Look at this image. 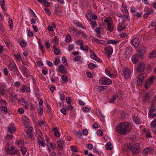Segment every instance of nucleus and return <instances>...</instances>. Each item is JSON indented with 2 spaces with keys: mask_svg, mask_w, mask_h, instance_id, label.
Segmentation results:
<instances>
[{
  "mask_svg": "<svg viewBox=\"0 0 156 156\" xmlns=\"http://www.w3.org/2000/svg\"><path fill=\"white\" fill-rule=\"evenodd\" d=\"M62 78L64 81L67 82L68 81L67 77L66 75H62Z\"/></svg>",
  "mask_w": 156,
  "mask_h": 156,
  "instance_id": "41",
  "label": "nucleus"
},
{
  "mask_svg": "<svg viewBox=\"0 0 156 156\" xmlns=\"http://www.w3.org/2000/svg\"><path fill=\"white\" fill-rule=\"evenodd\" d=\"M66 101L67 103L69 104H70L72 102L71 100L69 97L66 98Z\"/></svg>",
  "mask_w": 156,
  "mask_h": 156,
  "instance_id": "60",
  "label": "nucleus"
},
{
  "mask_svg": "<svg viewBox=\"0 0 156 156\" xmlns=\"http://www.w3.org/2000/svg\"><path fill=\"white\" fill-rule=\"evenodd\" d=\"M145 69V65L143 63H140L137 66L136 68V72L140 73L143 72Z\"/></svg>",
  "mask_w": 156,
  "mask_h": 156,
  "instance_id": "8",
  "label": "nucleus"
},
{
  "mask_svg": "<svg viewBox=\"0 0 156 156\" xmlns=\"http://www.w3.org/2000/svg\"><path fill=\"white\" fill-rule=\"evenodd\" d=\"M9 69L10 71L13 72L14 74H16L17 76L19 75V72L16 64L14 63L13 65H11Z\"/></svg>",
  "mask_w": 156,
  "mask_h": 156,
  "instance_id": "6",
  "label": "nucleus"
},
{
  "mask_svg": "<svg viewBox=\"0 0 156 156\" xmlns=\"http://www.w3.org/2000/svg\"><path fill=\"white\" fill-rule=\"evenodd\" d=\"M44 10L47 15H51V11L49 9H48L47 8H45L44 9Z\"/></svg>",
  "mask_w": 156,
  "mask_h": 156,
  "instance_id": "45",
  "label": "nucleus"
},
{
  "mask_svg": "<svg viewBox=\"0 0 156 156\" xmlns=\"http://www.w3.org/2000/svg\"><path fill=\"white\" fill-rule=\"evenodd\" d=\"M148 57L150 58H154L156 57V50L151 52L149 55Z\"/></svg>",
  "mask_w": 156,
  "mask_h": 156,
  "instance_id": "18",
  "label": "nucleus"
},
{
  "mask_svg": "<svg viewBox=\"0 0 156 156\" xmlns=\"http://www.w3.org/2000/svg\"><path fill=\"white\" fill-rule=\"evenodd\" d=\"M5 150L7 153L11 155H18L19 154V151L14 146H12L10 148L5 147Z\"/></svg>",
  "mask_w": 156,
  "mask_h": 156,
  "instance_id": "2",
  "label": "nucleus"
},
{
  "mask_svg": "<svg viewBox=\"0 0 156 156\" xmlns=\"http://www.w3.org/2000/svg\"><path fill=\"white\" fill-rule=\"evenodd\" d=\"M51 80L52 82H55V81L57 80V79H58V78H54L53 76H50Z\"/></svg>",
  "mask_w": 156,
  "mask_h": 156,
  "instance_id": "47",
  "label": "nucleus"
},
{
  "mask_svg": "<svg viewBox=\"0 0 156 156\" xmlns=\"http://www.w3.org/2000/svg\"><path fill=\"white\" fill-rule=\"evenodd\" d=\"M71 148L72 151L75 152H77V148L76 146H72Z\"/></svg>",
  "mask_w": 156,
  "mask_h": 156,
  "instance_id": "40",
  "label": "nucleus"
},
{
  "mask_svg": "<svg viewBox=\"0 0 156 156\" xmlns=\"http://www.w3.org/2000/svg\"><path fill=\"white\" fill-rule=\"evenodd\" d=\"M133 119V121L136 124H139L141 122L140 119L137 117H134Z\"/></svg>",
  "mask_w": 156,
  "mask_h": 156,
  "instance_id": "24",
  "label": "nucleus"
},
{
  "mask_svg": "<svg viewBox=\"0 0 156 156\" xmlns=\"http://www.w3.org/2000/svg\"><path fill=\"white\" fill-rule=\"evenodd\" d=\"M97 134L99 136H102L103 133L102 131L100 130H98L97 131Z\"/></svg>",
  "mask_w": 156,
  "mask_h": 156,
  "instance_id": "63",
  "label": "nucleus"
},
{
  "mask_svg": "<svg viewBox=\"0 0 156 156\" xmlns=\"http://www.w3.org/2000/svg\"><path fill=\"white\" fill-rule=\"evenodd\" d=\"M20 45L21 47H24L26 46L27 43L24 40H22L20 42Z\"/></svg>",
  "mask_w": 156,
  "mask_h": 156,
  "instance_id": "32",
  "label": "nucleus"
},
{
  "mask_svg": "<svg viewBox=\"0 0 156 156\" xmlns=\"http://www.w3.org/2000/svg\"><path fill=\"white\" fill-rule=\"evenodd\" d=\"M58 41V38L56 36H55L54 37L53 39L52 40V42L54 43H55Z\"/></svg>",
  "mask_w": 156,
  "mask_h": 156,
  "instance_id": "38",
  "label": "nucleus"
},
{
  "mask_svg": "<svg viewBox=\"0 0 156 156\" xmlns=\"http://www.w3.org/2000/svg\"><path fill=\"white\" fill-rule=\"evenodd\" d=\"M5 5V1L3 0L2 2L1 3V6L2 9L3 10H5V9L4 7V6Z\"/></svg>",
  "mask_w": 156,
  "mask_h": 156,
  "instance_id": "50",
  "label": "nucleus"
},
{
  "mask_svg": "<svg viewBox=\"0 0 156 156\" xmlns=\"http://www.w3.org/2000/svg\"><path fill=\"white\" fill-rule=\"evenodd\" d=\"M58 69L60 72L62 73H67V69L63 64L59 66Z\"/></svg>",
  "mask_w": 156,
  "mask_h": 156,
  "instance_id": "12",
  "label": "nucleus"
},
{
  "mask_svg": "<svg viewBox=\"0 0 156 156\" xmlns=\"http://www.w3.org/2000/svg\"><path fill=\"white\" fill-rule=\"evenodd\" d=\"M71 37L69 35H67L66 36V41L67 42H69L71 41Z\"/></svg>",
  "mask_w": 156,
  "mask_h": 156,
  "instance_id": "34",
  "label": "nucleus"
},
{
  "mask_svg": "<svg viewBox=\"0 0 156 156\" xmlns=\"http://www.w3.org/2000/svg\"><path fill=\"white\" fill-rule=\"evenodd\" d=\"M118 94H119L117 93L116 94L113 95L112 98V99L110 100V102L111 103H114L115 101L119 98Z\"/></svg>",
  "mask_w": 156,
  "mask_h": 156,
  "instance_id": "17",
  "label": "nucleus"
},
{
  "mask_svg": "<svg viewBox=\"0 0 156 156\" xmlns=\"http://www.w3.org/2000/svg\"><path fill=\"white\" fill-rule=\"evenodd\" d=\"M90 55L91 58L93 59H94L95 58L97 57L94 52L91 49H90Z\"/></svg>",
  "mask_w": 156,
  "mask_h": 156,
  "instance_id": "19",
  "label": "nucleus"
},
{
  "mask_svg": "<svg viewBox=\"0 0 156 156\" xmlns=\"http://www.w3.org/2000/svg\"><path fill=\"white\" fill-rule=\"evenodd\" d=\"M150 151V150L148 148H146L143 151V153L145 155H147L148 153Z\"/></svg>",
  "mask_w": 156,
  "mask_h": 156,
  "instance_id": "29",
  "label": "nucleus"
},
{
  "mask_svg": "<svg viewBox=\"0 0 156 156\" xmlns=\"http://www.w3.org/2000/svg\"><path fill=\"white\" fill-rule=\"evenodd\" d=\"M149 115L151 118L156 116V110L155 107H152L150 109Z\"/></svg>",
  "mask_w": 156,
  "mask_h": 156,
  "instance_id": "9",
  "label": "nucleus"
},
{
  "mask_svg": "<svg viewBox=\"0 0 156 156\" xmlns=\"http://www.w3.org/2000/svg\"><path fill=\"white\" fill-rule=\"evenodd\" d=\"M91 18L93 20H95L97 19V16L96 15L91 14L90 15Z\"/></svg>",
  "mask_w": 156,
  "mask_h": 156,
  "instance_id": "46",
  "label": "nucleus"
},
{
  "mask_svg": "<svg viewBox=\"0 0 156 156\" xmlns=\"http://www.w3.org/2000/svg\"><path fill=\"white\" fill-rule=\"evenodd\" d=\"M20 150L23 155L25 154L27 151L26 148L24 147L21 148Z\"/></svg>",
  "mask_w": 156,
  "mask_h": 156,
  "instance_id": "37",
  "label": "nucleus"
},
{
  "mask_svg": "<svg viewBox=\"0 0 156 156\" xmlns=\"http://www.w3.org/2000/svg\"><path fill=\"white\" fill-rule=\"evenodd\" d=\"M155 77L151 76L149 79L147 80L146 81V83L144 85V87L146 89H148L149 87L154 83V80Z\"/></svg>",
  "mask_w": 156,
  "mask_h": 156,
  "instance_id": "7",
  "label": "nucleus"
},
{
  "mask_svg": "<svg viewBox=\"0 0 156 156\" xmlns=\"http://www.w3.org/2000/svg\"><path fill=\"white\" fill-rule=\"evenodd\" d=\"M82 133L80 132H77L76 133V134L79 137V138H82Z\"/></svg>",
  "mask_w": 156,
  "mask_h": 156,
  "instance_id": "61",
  "label": "nucleus"
},
{
  "mask_svg": "<svg viewBox=\"0 0 156 156\" xmlns=\"http://www.w3.org/2000/svg\"><path fill=\"white\" fill-rule=\"evenodd\" d=\"M60 99L62 101L65 99V96L63 94H60Z\"/></svg>",
  "mask_w": 156,
  "mask_h": 156,
  "instance_id": "54",
  "label": "nucleus"
},
{
  "mask_svg": "<svg viewBox=\"0 0 156 156\" xmlns=\"http://www.w3.org/2000/svg\"><path fill=\"white\" fill-rule=\"evenodd\" d=\"M81 58V56L80 55H78L77 56H76L74 58V60L75 61H77L79 59H80Z\"/></svg>",
  "mask_w": 156,
  "mask_h": 156,
  "instance_id": "64",
  "label": "nucleus"
},
{
  "mask_svg": "<svg viewBox=\"0 0 156 156\" xmlns=\"http://www.w3.org/2000/svg\"><path fill=\"white\" fill-rule=\"evenodd\" d=\"M105 73L108 76L110 77H112L113 76V75L112 74L110 73V71H108L107 69H106L105 70Z\"/></svg>",
  "mask_w": 156,
  "mask_h": 156,
  "instance_id": "35",
  "label": "nucleus"
},
{
  "mask_svg": "<svg viewBox=\"0 0 156 156\" xmlns=\"http://www.w3.org/2000/svg\"><path fill=\"white\" fill-rule=\"evenodd\" d=\"M133 154L138 153L139 152L140 144L139 143H136L131 145L129 148Z\"/></svg>",
  "mask_w": 156,
  "mask_h": 156,
  "instance_id": "3",
  "label": "nucleus"
},
{
  "mask_svg": "<svg viewBox=\"0 0 156 156\" xmlns=\"http://www.w3.org/2000/svg\"><path fill=\"white\" fill-rule=\"evenodd\" d=\"M82 134L83 135H86L88 133V132L87 129H84L82 131Z\"/></svg>",
  "mask_w": 156,
  "mask_h": 156,
  "instance_id": "48",
  "label": "nucleus"
},
{
  "mask_svg": "<svg viewBox=\"0 0 156 156\" xmlns=\"http://www.w3.org/2000/svg\"><path fill=\"white\" fill-rule=\"evenodd\" d=\"M9 26L11 27H12L13 25V21L10 18H9Z\"/></svg>",
  "mask_w": 156,
  "mask_h": 156,
  "instance_id": "43",
  "label": "nucleus"
},
{
  "mask_svg": "<svg viewBox=\"0 0 156 156\" xmlns=\"http://www.w3.org/2000/svg\"><path fill=\"white\" fill-rule=\"evenodd\" d=\"M1 108L2 109L1 111L2 113L5 114L7 113V108L6 107L2 106L1 107Z\"/></svg>",
  "mask_w": 156,
  "mask_h": 156,
  "instance_id": "27",
  "label": "nucleus"
},
{
  "mask_svg": "<svg viewBox=\"0 0 156 156\" xmlns=\"http://www.w3.org/2000/svg\"><path fill=\"white\" fill-rule=\"evenodd\" d=\"M151 126L152 127H156V119L154 120L151 122Z\"/></svg>",
  "mask_w": 156,
  "mask_h": 156,
  "instance_id": "36",
  "label": "nucleus"
},
{
  "mask_svg": "<svg viewBox=\"0 0 156 156\" xmlns=\"http://www.w3.org/2000/svg\"><path fill=\"white\" fill-rule=\"evenodd\" d=\"M126 28V27H123L121 25H118V31H120L124 30Z\"/></svg>",
  "mask_w": 156,
  "mask_h": 156,
  "instance_id": "31",
  "label": "nucleus"
},
{
  "mask_svg": "<svg viewBox=\"0 0 156 156\" xmlns=\"http://www.w3.org/2000/svg\"><path fill=\"white\" fill-rule=\"evenodd\" d=\"M105 51L108 56H110L112 55L113 51V48L111 47H108L107 48Z\"/></svg>",
  "mask_w": 156,
  "mask_h": 156,
  "instance_id": "16",
  "label": "nucleus"
},
{
  "mask_svg": "<svg viewBox=\"0 0 156 156\" xmlns=\"http://www.w3.org/2000/svg\"><path fill=\"white\" fill-rule=\"evenodd\" d=\"M139 56H140L138 54H136L132 56V59L133 63L136 64L138 62Z\"/></svg>",
  "mask_w": 156,
  "mask_h": 156,
  "instance_id": "13",
  "label": "nucleus"
},
{
  "mask_svg": "<svg viewBox=\"0 0 156 156\" xmlns=\"http://www.w3.org/2000/svg\"><path fill=\"white\" fill-rule=\"evenodd\" d=\"M99 82L100 83L106 85H110L112 83V81L110 79L105 77L101 78Z\"/></svg>",
  "mask_w": 156,
  "mask_h": 156,
  "instance_id": "4",
  "label": "nucleus"
},
{
  "mask_svg": "<svg viewBox=\"0 0 156 156\" xmlns=\"http://www.w3.org/2000/svg\"><path fill=\"white\" fill-rule=\"evenodd\" d=\"M54 52L56 55L60 53L59 50L57 48H55L54 49Z\"/></svg>",
  "mask_w": 156,
  "mask_h": 156,
  "instance_id": "56",
  "label": "nucleus"
},
{
  "mask_svg": "<svg viewBox=\"0 0 156 156\" xmlns=\"http://www.w3.org/2000/svg\"><path fill=\"white\" fill-rule=\"evenodd\" d=\"M18 111L20 114H22L24 112V110L23 109L21 108H19L18 109Z\"/></svg>",
  "mask_w": 156,
  "mask_h": 156,
  "instance_id": "55",
  "label": "nucleus"
},
{
  "mask_svg": "<svg viewBox=\"0 0 156 156\" xmlns=\"http://www.w3.org/2000/svg\"><path fill=\"white\" fill-rule=\"evenodd\" d=\"M131 129V125L128 122H121L115 128L117 133L122 135L129 133Z\"/></svg>",
  "mask_w": 156,
  "mask_h": 156,
  "instance_id": "1",
  "label": "nucleus"
},
{
  "mask_svg": "<svg viewBox=\"0 0 156 156\" xmlns=\"http://www.w3.org/2000/svg\"><path fill=\"white\" fill-rule=\"evenodd\" d=\"M107 28L108 30L110 31H113L114 28V26L113 23H108L107 24Z\"/></svg>",
  "mask_w": 156,
  "mask_h": 156,
  "instance_id": "20",
  "label": "nucleus"
},
{
  "mask_svg": "<svg viewBox=\"0 0 156 156\" xmlns=\"http://www.w3.org/2000/svg\"><path fill=\"white\" fill-rule=\"evenodd\" d=\"M147 48L146 46H142L138 51L139 54H138L140 57L141 59H143L144 58L143 55L146 53Z\"/></svg>",
  "mask_w": 156,
  "mask_h": 156,
  "instance_id": "5",
  "label": "nucleus"
},
{
  "mask_svg": "<svg viewBox=\"0 0 156 156\" xmlns=\"http://www.w3.org/2000/svg\"><path fill=\"white\" fill-rule=\"evenodd\" d=\"M107 88V86H99L98 89V90L100 92L104 90H105Z\"/></svg>",
  "mask_w": 156,
  "mask_h": 156,
  "instance_id": "23",
  "label": "nucleus"
},
{
  "mask_svg": "<svg viewBox=\"0 0 156 156\" xmlns=\"http://www.w3.org/2000/svg\"><path fill=\"white\" fill-rule=\"evenodd\" d=\"M61 112L63 113V115H66V110L64 108H62L61 110Z\"/></svg>",
  "mask_w": 156,
  "mask_h": 156,
  "instance_id": "58",
  "label": "nucleus"
},
{
  "mask_svg": "<svg viewBox=\"0 0 156 156\" xmlns=\"http://www.w3.org/2000/svg\"><path fill=\"white\" fill-rule=\"evenodd\" d=\"M57 143L58 144L60 148V149H58V151L62 150V143L61 142V140H58L57 141Z\"/></svg>",
  "mask_w": 156,
  "mask_h": 156,
  "instance_id": "26",
  "label": "nucleus"
},
{
  "mask_svg": "<svg viewBox=\"0 0 156 156\" xmlns=\"http://www.w3.org/2000/svg\"><path fill=\"white\" fill-rule=\"evenodd\" d=\"M13 135H12L8 134L7 135L5 138L9 140L10 139H11Z\"/></svg>",
  "mask_w": 156,
  "mask_h": 156,
  "instance_id": "51",
  "label": "nucleus"
},
{
  "mask_svg": "<svg viewBox=\"0 0 156 156\" xmlns=\"http://www.w3.org/2000/svg\"><path fill=\"white\" fill-rule=\"evenodd\" d=\"M112 146V144L110 142H108L105 145V147L107 150H111L113 148L111 147Z\"/></svg>",
  "mask_w": 156,
  "mask_h": 156,
  "instance_id": "21",
  "label": "nucleus"
},
{
  "mask_svg": "<svg viewBox=\"0 0 156 156\" xmlns=\"http://www.w3.org/2000/svg\"><path fill=\"white\" fill-rule=\"evenodd\" d=\"M123 74L126 78H128L131 75V72L128 69H124L123 71Z\"/></svg>",
  "mask_w": 156,
  "mask_h": 156,
  "instance_id": "11",
  "label": "nucleus"
},
{
  "mask_svg": "<svg viewBox=\"0 0 156 156\" xmlns=\"http://www.w3.org/2000/svg\"><path fill=\"white\" fill-rule=\"evenodd\" d=\"M8 130L10 133H12L13 132H14L16 130V129L14 127L8 128Z\"/></svg>",
  "mask_w": 156,
  "mask_h": 156,
  "instance_id": "30",
  "label": "nucleus"
},
{
  "mask_svg": "<svg viewBox=\"0 0 156 156\" xmlns=\"http://www.w3.org/2000/svg\"><path fill=\"white\" fill-rule=\"evenodd\" d=\"M23 120L24 121V122H27L29 121V119L26 116H24L23 118Z\"/></svg>",
  "mask_w": 156,
  "mask_h": 156,
  "instance_id": "62",
  "label": "nucleus"
},
{
  "mask_svg": "<svg viewBox=\"0 0 156 156\" xmlns=\"http://www.w3.org/2000/svg\"><path fill=\"white\" fill-rule=\"evenodd\" d=\"M91 15V13L90 12H87L86 14V17L87 18L88 20H90L91 19L89 18V17H90V15Z\"/></svg>",
  "mask_w": 156,
  "mask_h": 156,
  "instance_id": "52",
  "label": "nucleus"
},
{
  "mask_svg": "<svg viewBox=\"0 0 156 156\" xmlns=\"http://www.w3.org/2000/svg\"><path fill=\"white\" fill-rule=\"evenodd\" d=\"M78 41L80 42L79 44L80 45V49L82 50H84V48L82 44L83 41L82 40H78Z\"/></svg>",
  "mask_w": 156,
  "mask_h": 156,
  "instance_id": "33",
  "label": "nucleus"
},
{
  "mask_svg": "<svg viewBox=\"0 0 156 156\" xmlns=\"http://www.w3.org/2000/svg\"><path fill=\"white\" fill-rule=\"evenodd\" d=\"M38 143L39 145H41L43 147L45 146V143H44L43 141H41L40 139H39Z\"/></svg>",
  "mask_w": 156,
  "mask_h": 156,
  "instance_id": "44",
  "label": "nucleus"
},
{
  "mask_svg": "<svg viewBox=\"0 0 156 156\" xmlns=\"http://www.w3.org/2000/svg\"><path fill=\"white\" fill-rule=\"evenodd\" d=\"M97 65L95 66V65L92 63H90L88 65V67L91 69H94Z\"/></svg>",
  "mask_w": 156,
  "mask_h": 156,
  "instance_id": "28",
  "label": "nucleus"
},
{
  "mask_svg": "<svg viewBox=\"0 0 156 156\" xmlns=\"http://www.w3.org/2000/svg\"><path fill=\"white\" fill-rule=\"evenodd\" d=\"M60 62V60L58 58H56L54 62V64L56 66Z\"/></svg>",
  "mask_w": 156,
  "mask_h": 156,
  "instance_id": "42",
  "label": "nucleus"
},
{
  "mask_svg": "<svg viewBox=\"0 0 156 156\" xmlns=\"http://www.w3.org/2000/svg\"><path fill=\"white\" fill-rule=\"evenodd\" d=\"M107 42L109 44H116L117 43L119 42L118 41H115V40H109L107 41Z\"/></svg>",
  "mask_w": 156,
  "mask_h": 156,
  "instance_id": "25",
  "label": "nucleus"
},
{
  "mask_svg": "<svg viewBox=\"0 0 156 156\" xmlns=\"http://www.w3.org/2000/svg\"><path fill=\"white\" fill-rule=\"evenodd\" d=\"M132 45L135 47H138L140 44V41L137 38H134L132 41Z\"/></svg>",
  "mask_w": 156,
  "mask_h": 156,
  "instance_id": "14",
  "label": "nucleus"
},
{
  "mask_svg": "<svg viewBox=\"0 0 156 156\" xmlns=\"http://www.w3.org/2000/svg\"><path fill=\"white\" fill-rule=\"evenodd\" d=\"M144 131L145 133V136L146 137L148 138H152L151 133L150 131L146 129H144Z\"/></svg>",
  "mask_w": 156,
  "mask_h": 156,
  "instance_id": "15",
  "label": "nucleus"
},
{
  "mask_svg": "<svg viewBox=\"0 0 156 156\" xmlns=\"http://www.w3.org/2000/svg\"><path fill=\"white\" fill-rule=\"evenodd\" d=\"M50 145L53 150H54L55 149L56 147L55 146V145L52 144V143L51 142L50 143Z\"/></svg>",
  "mask_w": 156,
  "mask_h": 156,
  "instance_id": "59",
  "label": "nucleus"
},
{
  "mask_svg": "<svg viewBox=\"0 0 156 156\" xmlns=\"http://www.w3.org/2000/svg\"><path fill=\"white\" fill-rule=\"evenodd\" d=\"M14 56L16 58L17 60H20V58H21L20 55V53H19L17 55H14Z\"/></svg>",
  "mask_w": 156,
  "mask_h": 156,
  "instance_id": "49",
  "label": "nucleus"
},
{
  "mask_svg": "<svg viewBox=\"0 0 156 156\" xmlns=\"http://www.w3.org/2000/svg\"><path fill=\"white\" fill-rule=\"evenodd\" d=\"M144 74H140L138 78L137 83L138 86H141L143 82L144 81Z\"/></svg>",
  "mask_w": 156,
  "mask_h": 156,
  "instance_id": "10",
  "label": "nucleus"
},
{
  "mask_svg": "<svg viewBox=\"0 0 156 156\" xmlns=\"http://www.w3.org/2000/svg\"><path fill=\"white\" fill-rule=\"evenodd\" d=\"M25 87L24 85L22 87L20 88V90L22 92H24L26 90Z\"/></svg>",
  "mask_w": 156,
  "mask_h": 156,
  "instance_id": "53",
  "label": "nucleus"
},
{
  "mask_svg": "<svg viewBox=\"0 0 156 156\" xmlns=\"http://www.w3.org/2000/svg\"><path fill=\"white\" fill-rule=\"evenodd\" d=\"M22 104L23 105V106L25 108L27 109L28 108L29 106V104L27 101H25Z\"/></svg>",
  "mask_w": 156,
  "mask_h": 156,
  "instance_id": "39",
  "label": "nucleus"
},
{
  "mask_svg": "<svg viewBox=\"0 0 156 156\" xmlns=\"http://www.w3.org/2000/svg\"><path fill=\"white\" fill-rule=\"evenodd\" d=\"M143 101H149L150 99V96L147 94H146L143 96Z\"/></svg>",
  "mask_w": 156,
  "mask_h": 156,
  "instance_id": "22",
  "label": "nucleus"
},
{
  "mask_svg": "<svg viewBox=\"0 0 156 156\" xmlns=\"http://www.w3.org/2000/svg\"><path fill=\"white\" fill-rule=\"evenodd\" d=\"M43 109L42 107H41L39 108V111L38 113L40 115H42L43 114Z\"/></svg>",
  "mask_w": 156,
  "mask_h": 156,
  "instance_id": "57",
  "label": "nucleus"
}]
</instances>
